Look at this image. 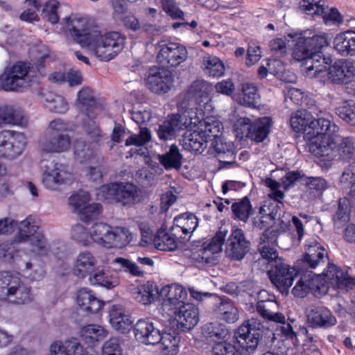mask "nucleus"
<instances>
[{
  "label": "nucleus",
  "mask_w": 355,
  "mask_h": 355,
  "mask_svg": "<svg viewBox=\"0 0 355 355\" xmlns=\"http://www.w3.org/2000/svg\"><path fill=\"white\" fill-rule=\"evenodd\" d=\"M293 43V57L302 62V71L309 78H320L329 66L328 80L334 84H347L355 76V67L352 62L340 59L332 65L331 58L324 55L322 49L329 44L325 35L316 34L311 30L300 33L290 31V42Z\"/></svg>",
  "instance_id": "1"
},
{
  "label": "nucleus",
  "mask_w": 355,
  "mask_h": 355,
  "mask_svg": "<svg viewBox=\"0 0 355 355\" xmlns=\"http://www.w3.org/2000/svg\"><path fill=\"white\" fill-rule=\"evenodd\" d=\"M139 191L137 187L130 182H114L99 187L97 196L110 202H119L123 206L138 202Z\"/></svg>",
  "instance_id": "9"
},
{
  "label": "nucleus",
  "mask_w": 355,
  "mask_h": 355,
  "mask_svg": "<svg viewBox=\"0 0 355 355\" xmlns=\"http://www.w3.org/2000/svg\"><path fill=\"white\" fill-rule=\"evenodd\" d=\"M22 122V115L13 107L6 106L0 109V127L21 125Z\"/></svg>",
  "instance_id": "56"
},
{
  "label": "nucleus",
  "mask_w": 355,
  "mask_h": 355,
  "mask_svg": "<svg viewBox=\"0 0 355 355\" xmlns=\"http://www.w3.org/2000/svg\"><path fill=\"white\" fill-rule=\"evenodd\" d=\"M225 253L232 260L240 261L250 249V242L246 239L241 229H233L227 233L225 243Z\"/></svg>",
  "instance_id": "17"
},
{
  "label": "nucleus",
  "mask_w": 355,
  "mask_h": 355,
  "mask_svg": "<svg viewBox=\"0 0 355 355\" xmlns=\"http://www.w3.org/2000/svg\"><path fill=\"white\" fill-rule=\"evenodd\" d=\"M60 3L56 0H49L46 1L42 10V15L44 19L52 24H57L60 16L58 13Z\"/></svg>",
  "instance_id": "62"
},
{
  "label": "nucleus",
  "mask_w": 355,
  "mask_h": 355,
  "mask_svg": "<svg viewBox=\"0 0 355 355\" xmlns=\"http://www.w3.org/2000/svg\"><path fill=\"white\" fill-rule=\"evenodd\" d=\"M188 57L185 46L178 42L160 44L157 59L164 67H175L184 62Z\"/></svg>",
  "instance_id": "20"
},
{
  "label": "nucleus",
  "mask_w": 355,
  "mask_h": 355,
  "mask_svg": "<svg viewBox=\"0 0 355 355\" xmlns=\"http://www.w3.org/2000/svg\"><path fill=\"white\" fill-rule=\"evenodd\" d=\"M64 28L71 37L83 47L88 49L92 40V33L96 27L88 26L86 19L76 15H71L63 19Z\"/></svg>",
  "instance_id": "16"
},
{
  "label": "nucleus",
  "mask_w": 355,
  "mask_h": 355,
  "mask_svg": "<svg viewBox=\"0 0 355 355\" xmlns=\"http://www.w3.org/2000/svg\"><path fill=\"white\" fill-rule=\"evenodd\" d=\"M211 91V85L203 79H197L193 81L188 87L187 90L179 96V104L184 108L189 106H198L207 105L209 100V93Z\"/></svg>",
  "instance_id": "14"
},
{
  "label": "nucleus",
  "mask_w": 355,
  "mask_h": 355,
  "mask_svg": "<svg viewBox=\"0 0 355 355\" xmlns=\"http://www.w3.org/2000/svg\"><path fill=\"white\" fill-rule=\"evenodd\" d=\"M111 264L115 267L116 270L129 273L132 276L141 277L144 275L141 267L135 262L124 257H116L114 259Z\"/></svg>",
  "instance_id": "52"
},
{
  "label": "nucleus",
  "mask_w": 355,
  "mask_h": 355,
  "mask_svg": "<svg viewBox=\"0 0 355 355\" xmlns=\"http://www.w3.org/2000/svg\"><path fill=\"white\" fill-rule=\"evenodd\" d=\"M111 226L104 223H97L89 230L90 238L96 243L107 248Z\"/></svg>",
  "instance_id": "55"
},
{
  "label": "nucleus",
  "mask_w": 355,
  "mask_h": 355,
  "mask_svg": "<svg viewBox=\"0 0 355 355\" xmlns=\"http://www.w3.org/2000/svg\"><path fill=\"white\" fill-rule=\"evenodd\" d=\"M145 84L149 90L156 94L168 92L174 85L172 73L164 69H150L145 78Z\"/></svg>",
  "instance_id": "21"
},
{
  "label": "nucleus",
  "mask_w": 355,
  "mask_h": 355,
  "mask_svg": "<svg viewBox=\"0 0 355 355\" xmlns=\"http://www.w3.org/2000/svg\"><path fill=\"white\" fill-rule=\"evenodd\" d=\"M96 263L97 260L91 252H82L78 254L74 261L73 272L76 277L84 278L93 270Z\"/></svg>",
  "instance_id": "32"
},
{
  "label": "nucleus",
  "mask_w": 355,
  "mask_h": 355,
  "mask_svg": "<svg viewBox=\"0 0 355 355\" xmlns=\"http://www.w3.org/2000/svg\"><path fill=\"white\" fill-rule=\"evenodd\" d=\"M336 113L347 123L355 126V103L345 102L336 109Z\"/></svg>",
  "instance_id": "63"
},
{
  "label": "nucleus",
  "mask_w": 355,
  "mask_h": 355,
  "mask_svg": "<svg viewBox=\"0 0 355 355\" xmlns=\"http://www.w3.org/2000/svg\"><path fill=\"white\" fill-rule=\"evenodd\" d=\"M95 105L96 99L91 89L84 87L78 92L75 106L80 113L86 114L90 119L94 118L93 108Z\"/></svg>",
  "instance_id": "35"
},
{
  "label": "nucleus",
  "mask_w": 355,
  "mask_h": 355,
  "mask_svg": "<svg viewBox=\"0 0 355 355\" xmlns=\"http://www.w3.org/2000/svg\"><path fill=\"white\" fill-rule=\"evenodd\" d=\"M19 278L9 272H0V301L7 302Z\"/></svg>",
  "instance_id": "46"
},
{
  "label": "nucleus",
  "mask_w": 355,
  "mask_h": 355,
  "mask_svg": "<svg viewBox=\"0 0 355 355\" xmlns=\"http://www.w3.org/2000/svg\"><path fill=\"white\" fill-rule=\"evenodd\" d=\"M232 210L236 218L246 222L252 213V206L249 199L245 198L240 202L233 203Z\"/></svg>",
  "instance_id": "61"
},
{
  "label": "nucleus",
  "mask_w": 355,
  "mask_h": 355,
  "mask_svg": "<svg viewBox=\"0 0 355 355\" xmlns=\"http://www.w3.org/2000/svg\"><path fill=\"white\" fill-rule=\"evenodd\" d=\"M94 152L95 145L93 144H86L85 141L80 139L77 140L74 144V156L81 163L94 157Z\"/></svg>",
  "instance_id": "58"
},
{
  "label": "nucleus",
  "mask_w": 355,
  "mask_h": 355,
  "mask_svg": "<svg viewBox=\"0 0 355 355\" xmlns=\"http://www.w3.org/2000/svg\"><path fill=\"white\" fill-rule=\"evenodd\" d=\"M198 226L197 216L189 212L176 216L173 220V232L178 234L180 232L184 234L183 239L190 238Z\"/></svg>",
  "instance_id": "30"
},
{
  "label": "nucleus",
  "mask_w": 355,
  "mask_h": 355,
  "mask_svg": "<svg viewBox=\"0 0 355 355\" xmlns=\"http://www.w3.org/2000/svg\"><path fill=\"white\" fill-rule=\"evenodd\" d=\"M327 258L326 249L315 239H309L306 241L303 259L299 260L293 267L306 270L304 268L307 266L313 269L324 263Z\"/></svg>",
  "instance_id": "22"
},
{
  "label": "nucleus",
  "mask_w": 355,
  "mask_h": 355,
  "mask_svg": "<svg viewBox=\"0 0 355 355\" xmlns=\"http://www.w3.org/2000/svg\"><path fill=\"white\" fill-rule=\"evenodd\" d=\"M340 182L343 189H349V193L355 196V166L349 165L343 171Z\"/></svg>",
  "instance_id": "64"
},
{
  "label": "nucleus",
  "mask_w": 355,
  "mask_h": 355,
  "mask_svg": "<svg viewBox=\"0 0 355 355\" xmlns=\"http://www.w3.org/2000/svg\"><path fill=\"white\" fill-rule=\"evenodd\" d=\"M192 128H187L184 135L183 147L187 150L201 154L207 148L210 140L197 127L193 130Z\"/></svg>",
  "instance_id": "26"
},
{
  "label": "nucleus",
  "mask_w": 355,
  "mask_h": 355,
  "mask_svg": "<svg viewBox=\"0 0 355 355\" xmlns=\"http://www.w3.org/2000/svg\"><path fill=\"white\" fill-rule=\"evenodd\" d=\"M201 68L205 75L211 77H220L225 71L223 62L218 57L209 54L202 58Z\"/></svg>",
  "instance_id": "40"
},
{
  "label": "nucleus",
  "mask_w": 355,
  "mask_h": 355,
  "mask_svg": "<svg viewBox=\"0 0 355 355\" xmlns=\"http://www.w3.org/2000/svg\"><path fill=\"white\" fill-rule=\"evenodd\" d=\"M19 243L21 242L17 239L0 243V260L8 263H12L18 257L20 249Z\"/></svg>",
  "instance_id": "54"
},
{
  "label": "nucleus",
  "mask_w": 355,
  "mask_h": 355,
  "mask_svg": "<svg viewBox=\"0 0 355 355\" xmlns=\"http://www.w3.org/2000/svg\"><path fill=\"white\" fill-rule=\"evenodd\" d=\"M315 114L316 117L307 110H302L297 111L290 119V125L292 128L295 132L304 133V138L308 141L309 151L312 154L313 145L320 143L333 124L329 114L320 110Z\"/></svg>",
  "instance_id": "4"
},
{
  "label": "nucleus",
  "mask_w": 355,
  "mask_h": 355,
  "mask_svg": "<svg viewBox=\"0 0 355 355\" xmlns=\"http://www.w3.org/2000/svg\"><path fill=\"white\" fill-rule=\"evenodd\" d=\"M297 183L306 185L309 189L314 191L315 196H321L328 187L327 181L322 178H307L299 171L290 172V188Z\"/></svg>",
  "instance_id": "29"
},
{
  "label": "nucleus",
  "mask_w": 355,
  "mask_h": 355,
  "mask_svg": "<svg viewBox=\"0 0 355 355\" xmlns=\"http://www.w3.org/2000/svg\"><path fill=\"white\" fill-rule=\"evenodd\" d=\"M43 96L46 108L51 112L64 114L68 110V103L63 96L50 92L44 93Z\"/></svg>",
  "instance_id": "50"
},
{
  "label": "nucleus",
  "mask_w": 355,
  "mask_h": 355,
  "mask_svg": "<svg viewBox=\"0 0 355 355\" xmlns=\"http://www.w3.org/2000/svg\"><path fill=\"white\" fill-rule=\"evenodd\" d=\"M227 233L228 230L226 227H220L214 237L192 253V258L200 263H214L216 261V254L223 250Z\"/></svg>",
  "instance_id": "15"
},
{
  "label": "nucleus",
  "mask_w": 355,
  "mask_h": 355,
  "mask_svg": "<svg viewBox=\"0 0 355 355\" xmlns=\"http://www.w3.org/2000/svg\"><path fill=\"white\" fill-rule=\"evenodd\" d=\"M171 316L176 322L178 329L186 331L193 329L198 322V310L191 304H184L178 310L173 309Z\"/></svg>",
  "instance_id": "24"
},
{
  "label": "nucleus",
  "mask_w": 355,
  "mask_h": 355,
  "mask_svg": "<svg viewBox=\"0 0 355 355\" xmlns=\"http://www.w3.org/2000/svg\"><path fill=\"white\" fill-rule=\"evenodd\" d=\"M135 334L137 340L146 345L159 343L165 355H174L178 352L179 338L170 333H160L149 320H138L135 326Z\"/></svg>",
  "instance_id": "5"
},
{
  "label": "nucleus",
  "mask_w": 355,
  "mask_h": 355,
  "mask_svg": "<svg viewBox=\"0 0 355 355\" xmlns=\"http://www.w3.org/2000/svg\"><path fill=\"white\" fill-rule=\"evenodd\" d=\"M339 127L334 123L321 140L320 144L312 146L313 155L320 159L321 164L329 168L339 159L355 161L354 140L352 137H341Z\"/></svg>",
  "instance_id": "2"
},
{
  "label": "nucleus",
  "mask_w": 355,
  "mask_h": 355,
  "mask_svg": "<svg viewBox=\"0 0 355 355\" xmlns=\"http://www.w3.org/2000/svg\"><path fill=\"white\" fill-rule=\"evenodd\" d=\"M307 320L311 327L327 329L336 324L331 311L324 306L310 305L306 309Z\"/></svg>",
  "instance_id": "25"
},
{
  "label": "nucleus",
  "mask_w": 355,
  "mask_h": 355,
  "mask_svg": "<svg viewBox=\"0 0 355 355\" xmlns=\"http://www.w3.org/2000/svg\"><path fill=\"white\" fill-rule=\"evenodd\" d=\"M198 117L196 113L190 112L183 114H172L166 120L159 125L156 130L160 140L167 141L175 139L181 130L190 128L192 124H196Z\"/></svg>",
  "instance_id": "10"
},
{
  "label": "nucleus",
  "mask_w": 355,
  "mask_h": 355,
  "mask_svg": "<svg viewBox=\"0 0 355 355\" xmlns=\"http://www.w3.org/2000/svg\"><path fill=\"white\" fill-rule=\"evenodd\" d=\"M89 280L92 284L99 285L110 289L116 286L119 280L118 277L108 270H96Z\"/></svg>",
  "instance_id": "45"
},
{
  "label": "nucleus",
  "mask_w": 355,
  "mask_h": 355,
  "mask_svg": "<svg viewBox=\"0 0 355 355\" xmlns=\"http://www.w3.org/2000/svg\"><path fill=\"white\" fill-rule=\"evenodd\" d=\"M192 127H197L200 131L211 141L212 139L218 138V135L222 128L221 123L213 117H207L200 121L196 124H192Z\"/></svg>",
  "instance_id": "47"
},
{
  "label": "nucleus",
  "mask_w": 355,
  "mask_h": 355,
  "mask_svg": "<svg viewBox=\"0 0 355 355\" xmlns=\"http://www.w3.org/2000/svg\"><path fill=\"white\" fill-rule=\"evenodd\" d=\"M132 239V233L126 227H111L107 248H121L128 245Z\"/></svg>",
  "instance_id": "38"
},
{
  "label": "nucleus",
  "mask_w": 355,
  "mask_h": 355,
  "mask_svg": "<svg viewBox=\"0 0 355 355\" xmlns=\"http://www.w3.org/2000/svg\"><path fill=\"white\" fill-rule=\"evenodd\" d=\"M50 355H81L83 346L75 338L53 342L49 347Z\"/></svg>",
  "instance_id": "37"
},
{
  "label": "nucleus",
  "mask_w": 355,
  "mask_h": 355,
  "mask_svg": "<svg viewBox=\"0 0 355 355\" xmlns=\"http://www.w3.org/2000/svg\"><path fill=\"white\" fill-rule=\"evenodd\" d=\"M349 200L347 198L340 199L337 211L333 216L334 227L337 229L343 227L349 220Z\"/></svg>",
  "instance_id": "57"
},
{
  "label": "nucleus",
  "mask_w": 355,
  "mask_h": 355,
  "mask_svg": "<svg viewBox=\"0 0 355 355\" xmlns=\"http://www.w3.org/2000/svg\"><path fill=\"white\" fill-rule=\"evenodd\" d=\"M177 235L174 234L173 228L170 233L159 230L154 239L155 246L159 250L173 251L178 248Z\"/></svg>",
  "instance_id": "48"
},
{
  "label": "nucleus",
  "mask_w": 355,
  "mask_h": 355,
  "mask_svg": "<svg viewBox=\"0 0 355 355\" xmlns=\"http://www.w3.org/2000/svg\"><path fill=\"white\" fill-rule=\"evenodd\" d=\"M297 276H300V279L292 290L295 297L303 298L311 292L315 297L320 298L327 293V286L322 278L304 268L290 267V286Z\"/></svg>",
  "instance_id": "7"
},
{
  "label": "nucleus",
  "mask_w": 355,
  "mask_h": 355,
  "mask_svg": "<svg viewBox=\"0 0 355 355\" xmlns=\"http://www.w3.org/2000/svg\"><path fill=\"white\" fill-rule=\"evenodd\" d=\"M71 137L67 134H51L42 142V150L49 153H62L69 150Z\"/></svg>",
  "instance_id": "28"
},
{
  "label": "nucleus",
  "mask_w": 355,
  "mask_h": 355,
  "mask_svg": "<svg viewBox=\"0 0 355 355\" xmlns=\"http://www.w3.org/2000/svg\"><path fill=\"white\" fill-rule=\"evenodd\" d=\"M109 322L114 330L121 333L130 331L133 324L130 316L126 313L124 306L120 304H114L110 308Z\"/></svg>",
  "instance_id": "27"
},
{
  "label": "nucleus",
  "mask_w": 355,
  "mask_h": 355,
  "mask_svg": "<svg viewBox=\"0 0 355 355\" xmlns=\"http://www.w3.org/2000/svg\"><path fill=\"white\" fill-rule=\"evenodd\" d=\"M17 226H18L19 230L16 239L20 242H26L33 234L40 232L38 231L39 225L31 216L27 217L19 223H18Z\"/></svg>",
  "instance_id": "53"
},
{
  "label": "nucleus",
  "mask_w": 355,
  "mask_h": 355,
  "mask_svg": "<svg viewBox=\"0 0 355 355\" xmlns=\"http://www.w3.org/2000/svg\"><path fill=\"white\" fill-rule=\"evenodd\" d=\"M25 146L24 134L12 130L0 131V154L2 157L14 159L23 153Z\"/></svg>",
  "instance_id": "19"
},
{
  "label": "nucleus",
  "mask_w": 355,
  "mask_h": 355,
  "mask_svg": "<svg viewBox=\"0 0 355 355\" xmlns=\"http://www.w3.org/2000/svg\"><path fill=\"white\" fill-rule=\"evenodd\" d=\"M31 63L21 61L7 67L0 75V90L23 92L31 85Z\"/></svg>",
  "instance_id": "8"
},
{
  "label": "nucleus",
  "mask_w": 355,
  "mask_h": 355,
  "mask_svg": "<svg viewBox=\"0 0 355 355\" xmlns=\"http://www.w3.org/2000/svg\"><path fill=\"white\" fill-rule=\"evenodd\" d=\"M33 300L34 294L31 291V288L21 282L19 279L7 302L22 305L29 304Z\"/></svg>",
  "instance_id": "41"
},
{
  "label": "nucleus",
  "mask_w": 355,
  "mask_h": 355,
  "mask_svg": "<svg viewBox=\"0 0 355 355\" xmlns=\"http://www.w3.org/2000/svg\"><path fill=\"white\" fill-rule=\"evenodd\" d=\"M260 324L251 318L242 324L234 334V343L245 354H252L257 349L261 338Z\"/></svg>",
  "instance_id": "11"
},
{
  "label": "nucleus",
  "mask_w": 355,
  "mask_h": 355,
  "mask_svg": "<svg viewBox=\"0 0 355 355\" xmlns=\"http://www.w3.org/2000/svg\"><path fill=\"white\" fill-rule=\"evenodd\" d=\"M210 150H213L212 153H215L220 162L227 164L234 162L235 154L232 143L225 142L219 137L215 138L211 144Z\"/></svg>",
  "instance_id": "33"
},
{
  "label": "nucleus",
  "mask_w": 355,
  "mask_h": 355,
  "mask_svg": "<svg viewBox=\"0 0 355 355\" xmlns=\"http://www.w3.org/2000/svg\"><path fill=\"white\" fill-rule=\"evenodd\" d=\"M336 51L343 56L355 55V31L347 30L336 35L334 40Z\"/></svg>",
  "instance_id": "31"
},
{
  "label": "nucleus",
  "mask_w": 355,
  "mask_h": 355,
  "mask_svg": "<svg viewBox=\"0 0 355 355\" xmlns=\"http://www.w3.org/2000/svg\"><path fill=\"white\" fill-rule=\"evenodd\" d=\"M202 333L207 338L212 340L225 339L228 335L226 327L218 322L206 324L202 328Z\"/></svg>",
  "instance_id": "60"
},
{
  "label": "nucleus",
  "mask_w": 355,
  "mask_h": 355,
  "mask_svg": "<svg viewBox=\"0 0 355 355\" xmlns=\"http://www.w3.org/2000/svg\"><path fill=\"white\" fill-rule=\"evenodd\" d=\"M191 296L198 300H202L204 297H210L214 302L216 307L214 309L217 318L227 323H234L239 318V311L234 304L228 300H223L217 295L209 293H201L190 289Z\"/></svg>",
  "instance_id": "18"
},
{
  "label": "nucleus",
  "mask_w": 355,
  "mask_h": 355,
  "mask_svg": "<svg viewBox=\"0 0 355 355\" xmlns=\"http://www.w3.org/2000/svg\"><path fill=\"white\" fill-rule=\"evenodd\" d=\"M299 8L315 19L321 17L327 26L338 24L343 21L338 10L335 8H329L321 0H300Z\"/></svg>",
  "instance_id": "13"
},
{
  "label": "nucleus",
  "mask_w": 355,
  "mask_h": 355,
  "mask_svg": "<svg viewBox=\"0 0 355 355\" xmlns=\"http://www.w3.org/2000/svg\"><path fill=\"white\" fill-rule=\"evenodd\" d=\"M265 185L270 188L268 199L264 200L259 209V214H265L276 219L279 211L280 200L284 197V192L280 189L282 187L279 182L271 178H266Z\"/></svg>",
  "instance_id": "23"
},
{
  "label": "nucleus",
  "mask_w": 355,
  "mask_h": 355,
  "mask_svg": "<svg viewBox=\"0 0 355 355\" xmlns=\"http://www.w3.org/2000/svg\"><path fill=\"white\" fill-rule=\"evenodd\" d=\"M277 234L274 230H266L260 237L259 251L263 264L270 266L269 270L270 280L277 289L286 295H288V268L275 249Z\"/></svg>",
  "instance_id": "3"
},
{
  "label": "nucleus",
  "mask_w": 355,
  "mask_h": 355,
  "mask_svg": "<svg viewBox=\"0 0 355 355\" xmlns=\"http://www.w3.org/2000/svg\"><path fill=\"white\" fill-rule=\"evenodd\" d=\"M260 99L258 89L254 85L249 83L242 84L239 96V102L241 105L246 107H256L259 105Z\"/></svg>",
  "instance_id": "43"
},
{
  "label": "nucleus",
  "mask_w": 355,
  "mask_h": 355,
  "mask_svg": "<svg viewBox=\"0 0 355 355\" xmlns=\"http://www.w3.org/2000/svg\"><path fill=\"white\" fill-rule=\"evenodd\" d=\"M73 174L64 164L51 161L42 166V182L44 187L55 191L63 184L70 183Z\"/></svg>",
  "instance_id": "12"
},
{
  "label": "nucleus",
  "mask_w": 355,
  "mask_h": 355,
  "mask_svg": "<svg viewBox=\"0 0 355 355\" xmlns=\"http://www.w3.org/2000/svg\"><path fill=\"white\" fill-rule=\"evenodd\" d=\"M25 243H27L25 252L33 257L46 256L50 250L48 241L41 232L33 234Z\"/></svg>",
  "instance_id": "36"
},
{
  "label": "nucleus",
  "mask_w": 355,
  "mask_h": 355,
  "mask_svg": "<svg viewBox=\"0 0 355 355\" xmlns=\"http://www.w3.org/2000/svg\"><path fill=\"white\" fill-rule=\"evenodd\" d=\"M107 334V331L101 326L97 324H89L83 327L81 336L87 343H93L103 339Z\"/></svg>",
  "instance_id": "59"
},
{
  "label": "nucleus",
  "mask_w": 355,
  "mask_h": 355,
  "mask_svg": "<svg viewBox=\"0 0 355 355\" xmlns=\"http://www.w3.org/2000/svg\"><path fill=\"white\" fill-rule=\"evenodd\" d=\"M157 159L166 170H179L182 167V155L176 145L171 146L169 150L166 153L158 155Z\"/></svg>",
  "instance_id": "44"
},
{
  "label": "nucleus",
  "mask_w": 355,
  "mask_h": 355,
  "mask_svg": "<svg viewBox=\"0 0 355 355\" xmlns=\"http://www.w3.org/2000/svg\"><path fill=\"white\" fill-rule=\"evenodd\" d=\"M277 309L278 304L274 296L271 299L258 301L257 304V311L263 318L284 324L285 317L282 313L277 312Z\"/></svg>",
  "instance_id": "34"
},
{
  "label": "nucleus",
  "mask_w": 355,
  "mask_h": 355,
  "mask_svg": "<svg viewBox=\"0 0 355 355\" xmlns=\"http://www.w3.org/2000/svg\"><path fill=\"white\" fill-rule=\"evenodd\" d=\"M76 300L79 306L92 313L98 312L103 306V302L85 288L78 292Z\"/></svg>",
  "instance_id": "42"
},
{
  "label": "nucleus",
  "mask_w": 355,
  "mask_h": 355,
  "mask_svg": "<svg viewBox=\"0 0 355 355\" xmlns=\"http://www.w3.org/2000/svg\"><path fill=\"white\" fill-rule=\"evenodd\" d=\"M271 119L269 117H262L252 123L250 139L257 142L263 141L270 132Z\"/></svg>",
  "instance_id": "51"
},
{
  "label": "nucleus",
  "mask_w": 355,
  "mask_h": 355,
  "mask_svg": "<svg viewBox=\"0 0 355 355\" xmlns=\"http://www.w3.org/2000/svg\"><path fill=\"white\" fill-rule=\"evenodd\" d=\"M92 34L93 37L88 49L101 61L113 59L124 47L125 36L119 32H109L102 35L96 28Z\"/></svg>",
  "instance_id": "6"
},
{
  "label": "nucleus",
  "mask_w": 355,
  "mask_h": 355,
  "mask_svg": "<svg viewBox=\"0 0 355 355\" xmlns=\"http://www.w3.org/2000/svg\"><path fill=\"white\" fill-rule=\"evenodd\" d=\"M163 291H166L163 306L168 311L175 309V306L183 302L187 296L186 290L182 286L178 284H173Z\"/></svg>",
  "instance_id": "39"
},
{
  "label": "nucleus",
  "mask_w": 355,
  "mask_h": 355,
  "mask_svg": "<svg viewBox=\"0 0 355 355\" xmlns=\"http://www.w3.org/2000/svg\"><path fill=\"white\" fill-rule=\"evenodd\" d=\"M131 293L137 302L146 305L154 302L157 291L152 284H146L133 288Z\"/></svg>",
  "instance_id": "49"
}]
</instances>
